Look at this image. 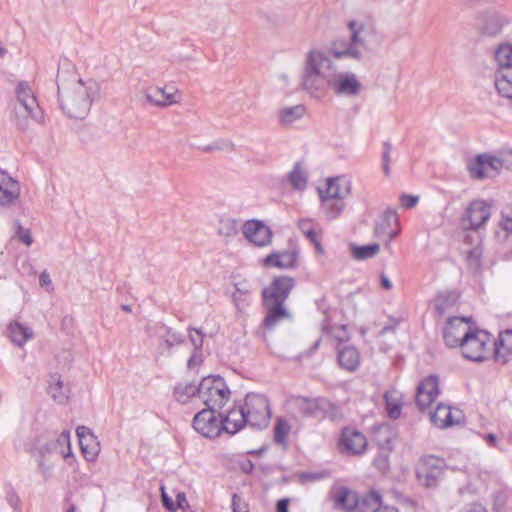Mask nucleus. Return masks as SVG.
<instances>
[{
	"instance_id": "4be33fe9",
	"label": "nucleus",
	"mask_w": 512,
	"mask_h": 512,
	"mask_svg": "<svg viewBox=\"0 0 512 512\" xmlns=\"http://www.w3.org/2000/svg\"><path fill=\"white\" fill-rule=\"evenodd\" d=\"M299 252L292 248L283 251L272 252L263 260L265 267H276L280 269H291L297 266Z\"/></svg>"
},
{
	"instance_id": "13d9d810",
	"label": "nucleus",
	"mask_w": 512,
	"mask_h": 512,
	"mask_svg": "<svg viewBox=\"0 0 512 512\" xmlns=\"http://www.w3.org/2000/svg\"><path fill=\"white\" fill-rule=\"evenodd\" d=\"M15 225L16 236L18 239L25 245L30 246L33 243V237L31 235L30 229L24 228L19 221H17Z\"/></svg>"
},
{
	"instance_id": "7ed1b4c3",
	"label": "nucleus",
	"mask_w": 512,
	"mask_h": 512,
	"mask_svg": "<svg viewBox=\"0 0 512 512\" xmlns=\"http://www.w3.org/2000/svg\"><path fill=\"white\" fill-rule=\"evenodd\" d=\"M58 100L62 111L74 119H83L90 111L94 96L98 91L96 82L74 80L70 88H64L58 73Z\"/></svg>"
},
{
	"instance_id": "a211bd4d",
	"label": "nucleus",
	"mask_w": 512,
	"mask_h": 512,
	"mask_svg": "<svg viewBox=\"0 0 512 512\" xmlns=\"http://www.w3.org/2000/svg\"><path fill=\"white\" fill-rule=\"evenodd\" d=\"M242 232L245 238L254 246L265 247L272 242V230L260 220H247L243 224Z\"/></svg>"
},
{
	"instance_id": "dca6fc26",
	"label": "nucleus",
	"mask_w": 512,
	"mask_h": 512,
	"mask_svg": "<svg viewBox=\"0 0 512 512\" xmlns=\"http://www.w3.org/2000/svg\"><path fill=\"white\" fill-rule=\"evenodd\" d=\"M338 446L345 455H361L366 451L368 442L359 430L345 427L341 431Z\"/></svg>"
},
{
	"instance_id": "39448f33",
	"label": "nucleus",
	"mask_w": 512,
	"mask_h": 512,
	"mask_svg": "<svg viewBox=\"0 0 512 512\" xmlns=\"http://www.w3.org/2000/svg\"><path fill=\"white\" fill-rule=\"evenodd\" d=\"M291 407L304 418H312L317 421L329 419L338 421L343 418L339 405L325 397L292 396L289 400Z\"/></svg>"
},
{
	"instance_id": "37998d69",
	"label": "nucleus",
	"mask_w": 512,
	"mask_h": 512,
	"mask_svg": "<svg viewBox=\"0 0 512 512\" xmlns=\"http://www.w3.org/2000/svg\"><path fill=\"white\" fill-rule=\"evenodd\" d=\"M379 250L380 246L377 243H371L363 246L353 245L351 247V254L354 259L365 260L377 255Z\"/></svg>"
},
{
	"instance_id": "cd10ccee",
	"label": "nucleus",
	"mask_w": 512,
	"mask_h": 512,
	"mask_svg": "<svg viewBox=\"0 0 512 512\" xmlns=\"http://www.w3.org/2000/svg\"><path fill=\"white\" fill-rule=\"evenodd\" d=\"M398 215L395 211L386 210L381 217V222L376 225L375 231L378 235L387 236V241H392L399 234Z\"/></svg>"
},
{
	"instance_id": "49530a36",
	"label": "nucleus",
	"mask_w": 512,
	"mask_h": 512,
	"mask_svg": "<svg viewBox=\"0 0 512 512\" xmlns=\"http://www.w3.org/2000/svg\"><path fill=\"white\" fill-rule=\"evenodd\" d=\"M330 475H331V473L329 470L306 471V472H301L298 475V479L301 484L315 483V482L329 478Z\"/></svg>"
},
{
	"instance_id": "a19ab883",
	"label": "nucleus",
	"mask_w": 512,
	"mask_h": 512,
	"mask_svg": "<svg viewBox=\"0 0 512 512\" xmlns=\"http://www.w3.org/2000/svg\"><path fill=\"white\" fill-rule=\"evenodd\" d=\"M76 434L79 439V445L81 447L82 453L86 458H88L90 455L92 459L96 454L94 451H89V446L91 443L96 441V437L92 430L86 426H78L76 428Z\"/></svg>"
},
{
	"instance_id": "774afa93",
	"label": "nucleus",
	"mask_w": 512,
	"mask_h": 512,
	"mask_svg": "<svg viewBox=\"0 0 512 512\" xmlns=\"http://www.w3.org/2000/svg\"><path fill=\"white\" fill-rule=\"evenodd\" d=\"M499 226L506 232H512V217L502 213Z\"/></svg>"
},
{
	"instance_id": "69168bd1",
	"label": "nucleus",
	"mask_w": 512,
	"mask_h": 512,
	"mask_svg": "<svg viewBox=\"0 0 512 512\" xmlns=\"http://www.w3.org/2000/svg\"><path fill=\"white\" fill-rule=\"evenodd\" d=\"M481 251L478 248L471 249L467 252V260L476 267L480 266Z\"/></svg>"
},
{
	"instance_id": "423d86ee",
	"label": "nucleus",
	"mask_w": 512,
	"mask_h": 512,
	"mask_svg": "<svg viewBox=\"0 0 512 512\" xmlns=\"http://www.w3.org/2000/svg\"><path fill=\"white\" fill-rule=\"evenodd\" d=\"M494 337L485 330L476 327L465 337L460 346L464 358L481 362L493 355Z\"/></svg>"
},
{
	"instance_id": "6e6d98bb",
	"label": "nucleus",
	"mask_w": 512,
	"mask_h": 512,
	"mask_svg": "<svg viewBox=\"0 0 512 512\" xmlns=\"http://www.w3.org/2000/svg\"><path fill=\"white\" fill-rule=\"evenodd\" d=\"M389 453L380 451L373 460V466L380 472H385L389 469Z\"/></svg>"
},
{
	"instance_id": "e433bc0d",
	"label": "nucleus",
	"mask_w": 512,
	"mask_h": 512,
	"mask_svg": "<svg viewBox=\"0 0 512 512\" xmlns=\"http://www.w3.org/2000/svg\"><path fill=\"white\" fill-rule=\"evenodd\" d=\"M321 199V210L324 213L325 217L328 220H334L338 218L345 209V202L343 199H328V198H320Z\"/></svg>"
},
{
	"instance_id": "4c0bfd02",
	"label": "nucleus",
	"mask_w": 512,
	"mask_h": 512,
	"mask_svg": "<svg viewBox=\"0 0 512 512\" xmlns=\"http://www.w3.org/2000/svg\"><path fill=\"white\" fill-rule=\"evenodd\" d=\"M315 223L311 219H302L298 222V227L305 237L315 246V249L322 253L323 247L321 237L315 228Z\"/></svg>"
},
{
	"instance_id": "09e8293b",
	"label": "nucleus",
	"mask_w": 512,
	"mask_h": 512,
	"mask_svg": "<svg viewBox=\"0 0 512 512\" xmlns=\"http://www.w3.org/2000/svg\"><path fill=\"white\" fill-rule=\"evenodd\" d=\"M162 91L165 108L181 102L182 93L174 86H165Z\"/></svg>"
},
{
	"instance_id": "bf43d9fd",
	"label": "nucleus",
	"mask_w": 512,
	"mask_h": 512,
	"mask_svg": "<svg viewBox=\"0 0 512 512\" xmlns=\"http://www.w3.org/2000/svg\"><path fill=\"white\" fill-rule=\"evenodd\" d=\"M6 500L14 512H22L20 497L12 488L6 492Z\"/></svg>"
},
{
	"instance_id": "412c9836",
	"label": "nucleus",
	"mask_w": 512,
	"mask_h": 512,
	"mask_svg": "<svg viewBox=\"0 0 512 512\" xmlns=\"http://www.w3.org/2000/svg\"><path fill=\"white\" fill-rule=\"evenodd\" d=\"M20 196V184L5 170L0 169V206L7 207Z\"/></svg>"
},
{
	"instance_id": "f257e3e1",
	"label": "nucleus",
	"mask_w": 512,
	"mask_h": 512,
	"mask_svg": "<svg viewBox=\"0 0 512 512\" xmlns=\"http://www.w3.org/2000/svg\"><path fill=\"white\" fill-rule=\"evenodd\" d=\"M296 282L290 276H276L271 283L262 290V303L266 310V315L262 321V326L266 330H272L284 319L290 318V312L285 306Z\"/></svg>"
},
{
	"instance_id": "0e129e2a",
	"label": "nucleus",
	"mask_w": 512,
	"mask_h": 512,
	"mask_svg": "<svg viewBox=\"0 0 512 512\" xmlns=\"http://www.w3.org/2000/svg\"><path fill=\"white\" fill-rule=\"evenodd\" d=\"M399 319L397 318H394V317H389V321L387 324H385L381 330H380V335H386L388 333H391V332H394L396 327L399 325Z\"/></svg>"
},
{
	"instance_id": "5701e85b",
	"label": "nucleus",
	"mask_w": 512,
	"mask_h": 512,
	"mask_svg": "<svg viewBox=\"0 0 512 512\" xmlns=\"http://www.w3.org/2000/svg\"><path fill=\"white\" fill-rule=\"evenodd\" d=\"M222 422L224 431L230 435H234L245 426H248L241 403L229 409L225 415L222 414Z\"/></svg>"
},
{
	"instance_id": "f3484780",
	"label": "nucleus",
	"mask_w": 512,
	"mask_h": 512,
	"mask_svg": "<svg viewBox=\"0 0 512 512\" xmlns=\"http://www.w3.org/2000/svg\"><path fill=\"white\" fill-rule=\"evenodd\" d=\"M145 330L149 337L156 338L159 341L160 349L170 350L175 345L184 342V335L173 331L161 322L148 324Z\"/></svg>"
},
{
	"instance_id": "58836bf2",
	"label": "nucleus",
	"mask_w": 512,
	"mask_h": 512,
	"mask_svg": "<svg viewBox=\"0 0 512 512\" xmlns=\"http://www.w3.org/2000/svg\"><path fill=\"white\" fill-rule=\"evenodd\" d=\"M174 398L181 404H186L194 396L199 397V385L194 383H178L174 388Z\"/></svg>"
},
{
	"instance_id": "aec40b11",
	"label": "nucleus",
	"mask_w": 512,
	"mask_h": 512,
	"mask_svg": "<svg viewBox=\"0 0 512 512\" xmlns=\"http://www.w3.org/2000/svg\"><path fill=\"white\" fill-rule=\"evenodd\" d=\"M429 415L432 424L442 429L459 424L462 420V412L459 409H453L443 403H439Z\"/></svg>"
},
{
	"instance_id": "4d7b16f0",
	"label": "nucleus",
	"mask_w": 512,
	"mask_h": 512,
	"mask_svg": "<svg viewBox=\"0 0 512 512\" xmlns=\"http://www.w3.org/2000/svg\"><path fill=\"white\" fill-rule=\"evenodd\" d=\"M392 150V145L389 141H385L383 143V153H382V168L383 172L386 176L390 175V153Z\"/></svg>"
},
{
	"instance_id": "79ce46f5",
	"label": "nucleus",
	"mask_w": 512,
	"mask_h": 512,
	"mask_svg": "<svg viewBox=\"0 0 512 512\" xmlns=\"http://www.w3.org/2000/svg\"><path fill=\"white\" fill-rule=\"evenodd\" d=\"M495 60L498 64L497 70H512V45L508 43L499 45L495 51Z\"/></svg>"
},
{
	"instance_id": "de8ad7c7",
	"label": "nucleus",
	"mask_w": 512,
	"mask_h": 512,
	"mask_svg": "<svg viewBox=\"0 0 512 512\" xmlns=\"http://www.w3.org/2000/svg\"><path fill=\"white\" fill-rule=\"evenodd\" d=\"M239 231V222L236 219H221L218 232L225 237L235 236Z\"/></svg>"
},
{
	"instance_id": "3c124183",
	"label": "nucleus",
	"mask_w": 512,
	"mask_h": 512,
	"mask_svg": "<svg viewBox=\"0 0 512 512\" xmlns=\"http://www.w3.org/2000/svg\"><path fill=\"white\" fill-rule=\"evenodd\" d=\"M48 393L59 403H63L67 399V395L63 391V382L60 378L55 379V383H50Z\"/></svg>"
},
{
	"instance_id": "0eeeda50",
	"label": "nucleus",
	"mask_w": 512,
	"mask_h": 512,
	"mask_svg": "<svg viewBox=\"0 0 512 512\" xmlns=\"http://www.w3.org/2000/svg\"><path fill=\"white\" fill-rule=\"evenodd\" d=\"M230 394L225 380L219 375L204 377L199 383V398L207 407L222 409Z\"/></svg>"
},
{
	"instance_id": "72a5a7b5",
	"label": "nucleus",
	"mask_w": 512,
	"mask_h": 512,
	"mask_svg": "<svg viewBox=\"0 0 512 512\" xmlns=\"http://www.w3.org/2000/svg\"><path fill=\"white\" fill-rule=\"evenodd\" d=\"M333 500L336 506L341 507L347 512L355 510L357 505L358 495L352 492L347 487H340L333 493Z\"/></svg>"
},
{
	"instance_id": "2f4dec72",
	"label": "nucleus",
	"mask_w": 512,
	"mask_h": 512,
	"mask_svg": "<svg viewBox=\"0 0 512 512\" xmlns=\"http://www.w3.org/2000/svg\"><path fill=\"white\" fill-rule=\"evenodd\" d=\"M382 509V496L378 491L371 490L357 499V512H378Z\"/></svg>"
},
{
	"instance_id": "9b49d317",
	"label": "nucleus",
	"mask_w": 512,
	"mask_h": 512,
	"mask_svg": "<svg viewBox=\"0 0 512 512\" xmlns=\"http://www.w3.org/2000/svg\"><path fill=\"white\" fill-rule=\"evenodd\" d=\"M366 50L367 47L361 34H349L346 37L338 38L328 48L329 54L337 59L352 58L359 60L363 51Z\"/></svg>"
},
{
	"instance_id": "603ef678",
	"label": "nucleus",
	"mask_w": 512,
	"mask_h": 512,
	"mask_svg": "<svg viewBox=\"0 0 512 512\" xmlns=\"http://www.w3.org/2000/svg\"><path fill=\"white\" fill-rule=\"evenodd\" d=\"M457 300V295L454 292L441 293L437 297L436 308L440 313H443L450 305H453Z\"/></svg>"
},
{
	"instance_id": "1a4fd4ad",
	"label": "nucleus",
	"mask_w": 512,
	"mask_h": 512,
	"mask_svg": "<svg viewBox=\"0 0 512 512\" xmlns=\"http://www.w3.org/2000/svg\"><path fill=\"white\" fill-rule=\"evenodd\" d=\"M325 85L326 91L330 89L336 96L348 98L358 97L363 90L357 75L350 71L336 70Z\"/></svg>"
},
{
	"instance_id": "c85d7f7f",
	"label": "nucleus",
	"mask_w": 512,
	"mask_h": 512,
	"mask_svg": "<svg viewBox=\"0 0 512 512\" xmlns=\"http://www.w3.org/2000/svg\"><path fill=\"white\" fill-rule=\"evenodd\" d=\"M493 356L496 361L506 363L508 356L512 354V330L507 329L499 333L497 339L494 338Z\"/></svg>"
},
{
	"instance_id": "20e7f679",
	"label": "nucleus",
	"mask_w": 512,
	"mask_h": 512,
	"mask_svg": "<svg viewBox=\"0 0 512 512\" xmlns=\"http://www.w3.org/2000/svg\"><path fill=\"white\" fill-rule=\"evenodd\" d=\"M15 94L14 123L16 127L21 131H26L30 120L43 124L44 112L30 85L25 81L19 82L16 86Z\"/></svg>"
},
{
	"instance_id": "f704fd0d",
	"label": "nucleus",
	"mask_w": 512,
	"mask_h": 512,
	"mask_svg": "<svg viewBox=\"0 0 512 512\" xmlns=\"http://www.w3.org/2000/svg\"><path fill=\"white\" fill-rule=\"evenodd\" d=\"M306 113V106L297 104L295 106L283 107L278 110V122L283 126H288L303 118Z\"/></svg>"
},
{
	"instance_id": "ea45409f",
	"label": "nucleus",
	"mask_w": 512,
	"mask_h": 512,
	"mask_svg": "<svg viewBox=\"0 0 512 512\" xmlns=\"http://www.w3.org/2000/svg\"><path fill=\"white\" fill-rule=\"evenodd\" d=\"M287 179L295 190H304L308 183V173L301 163L297 162L287 174Z\"/></svg>"
},
{
	"instance_id": "7c9ffc66",
	"label": "nucleus",
	"mask_w": 512,
	"mask_h": 512,
	"mask_svg": "<svg viewBox=\"0 0 512 512\" xmlns=\"http://www.w3.org/2000/svg\"><path fill=\"white\" fill-rule=\"evenodd\" d=\"M54 436V447L55 450L60 448L59 453L62 455L64 460L69 466L77 465V459L73 454L70 442V432L68 430L62 431L59 435Z\"/></svg>"
},
{
	"instance_id": "4468645a",
	"label": "nucleus",
	"mask_w": 512,
	"mask_h": 512,
	"mask_svg": "<svg viewBox=\"0 0 512 512\" xmlns=\"http://www.w3.org/2000/svg\"><path fill=\"white\" fill-rule=\"evenodd\" d=\"M472 329V323L469 318H449L443 330L445 344L450 348L460 347Z\"/></svg>"
},
{
	"instance_id": "6e6552de",
	"label": "nucleus",
	"mask_w": 512,
	"mask_h": 512,
	"mask_svg": "<svg viewBox=\"0 0 512 512\" xmlns=\"http://www.w3.org/2000/svg\"><path fill=\"white\" fill-rule=\"evenodd\" d=\"M248 426L254 429H264L271 418L268 399L258 393H248L241 403Z\"/></svg>"
},
{
	"instance_id": "f8f14e48",
	"label": "nucleus",
	"mask_w": 512,
	"mask_h": 512,
	"mask_svg": "<svg viewBox=\"0 0 512 512\" xmlns=\"http://www.w3.org/2000/svg\"><path fill=\"white\" fill-rule=\"evenodd\" d=\"M491 216V204L482 199H474L467 205L461 225L465 230L477 231L484 226Z\"/></svg>"
},
{
	"instance_id": "338daca9",
	"label": "nucleus",
	"mask_w": 512,
	"mask_h": 512,
	"mask_svg": "<svg viewBox=\"0 0 512 512\" xmlns=\"http://www.w3.org/2000/svg\"><path fill=\"white\" fill-rule=\"evenodd\" d=\"M238 466H239L240 470L245 474H250L254 470L253 462L246 457H244L238 461Z\"/></svg>"
},
{
	"instance_id": "c9c22d12",
	"label": "nucleus",
	"mask_w": 512,
	"mask_h": 512,
	"mask_svg": "<svg viewBox=\"0 0 512 512\" xmlns=\"http://www.w3.org/2000/svg\"><path fill=\"white\" fill-rule=\"evenodd\" d=\"M7 336L17 346H23L33 338V331L19 322H11L7 327Z\"/></svg>"
},
{
	"instance_id": "a18cd8bd",
	"label": "nucleus",
	"mask_w": 512,
	"mask_h": 512,
	"mask_svg": "<svg viewBox=\"0 0 512 512\" xmlns=\"http://www.w3.org/2000/svg\"><path fill=\"white\" fill-rule=\"evenodd\" d=\"M290 430V425L286 420L282 418L278 419L274 427V441L277 444L286 446Z\"/></svg>"
},
{
	"instance_id": "c03bdc74",
	"label": "nucleus",
	"mask_w": 512,
	"mask_h": 512,
	"mask_svg": "<svg viewBox=\"0 0 512 512\" xmlns=\"http://www.w3.org/2000/svg\"><path fill=\"white\" fill-rule=\"evenodd\" d=\"M145 102L151 106L165 108L161 87H148L144 90Z\"/></svg>"
},
{
	"instance_id": "f03ea898",
	"label": "nucleus",
	"mask_w": 512,
	"mask_h": 512,
	"mask_svg": "<svg viewBox=\"0 0 512 512\" xmlns=\"http://www.w3.org/2000/svg\"><path fill=\"white\" fill-rule=\"evenodd\" d=\"M337 70V66L319 49L310 50L305 58L301 75L302 88L313 98L326 95V83Z\"/></svg>"
},
{
	"instance_id": "680f3d73",
	"label": "nucleus",
	"mask_w": 512,
	"mask_h": 512,
	"mask_svg": "<svg viewBox=\"0 0 512 512\" xmlns=\"http://www.w3.org/2000/svg\"><path fill=\"white\" fill-rule=\"evenodd\" d=\"M161 501L162 505L165 509L170 512H175L177 510L176 503L172 500V498L165 491V487H161Z\"/></svg>"
},
{
	"instance_id": "b1692460",
	"label": "nucleus",
	"mask_w": 512,
	"mask_h": 512,
	"mask_svg": "<svg viewBox=\"0 0 512 512\" xmlns=\"http://www.w3.org/2000/svg\"><path fill=\"white\" fill-rule=\"evenodd\" d=\"M26 451L37 459H45L55 451L54 436L51 433H43L27 444Z\"/></svg>"
},
{
	"instance_id": "5fc2aeb1",
	"label": "nucleus",
	"mask_w": 512,
	"mask_h": 512,
	"mask_svg": "<svg viewBox=\"0 0 512 512\" xmlns=\"http://www.w3.org/2000/svg\"><path fill=\"white\" fill-rule=\"evenodd\" d=\"M189 340L191 344L194 346L195 350H201L204 342V334L201 330L196 328H189Z\"/></svg>"
},
{
	"instance_id": "6ab92c4d",
	"label": "nucleus",
	"mask_w": 512,
	"mask_h": 512,
	"mask_svg": "<svg viewBox=\"0 0 512 512\" xmlns=\"http://www.w3.org/2000/svg\"><path fill=\"white\" fill-rule=\"evenodd\" d=\"M440 393L439 378L437 375H429L422 379L416 390V405L423 411L428 408Z\"/></svg>"
},
{
	"instance_id": "c756f323",
	"label": "nucleus",
	"mask_w": 512,
	"mask_h": 512,
	"mask_svg": "<svg viewBox=\"0 0 512 512\" xmlns=\"http://www.w3.org/2000/svg\"><path fill=\"white\" fill-rule=\"evenodd\" d=\"M511 21L512 19L508 14L499 11L487 12L481 19L482 32H500L507 28Z\"/></svg>"
},
{
	"instance_id": "ddd939ff",
	"label": "nucleus",
	"mask_w": 512,
	"mask_h": 512,
	"mask_svg": "<svg viewBox=\"0 0 512 512\" xmlns=\"http://www.w3.org/2000/svg\"><path fill=\"white\" fill-rule=\"evenodd\" d=\"M445 466V461L442 458L434 455L424 456L417 469V478L427 488L436 487Z\"/></svg>"
},
{
	"instance_id": "052dcab7",
	"label": "nucleus",
	"mask_w": 512,
	"mask_h": 512,
	"mask_svg": "<svg viewBox=\"0 0 512 512\" xmlns=\"http://www.w3.org/2000/svg\"><path fill=\"white\" fill-rule=\"evenodd\" d=\"M38 469L45 481L49 480L53 474V466L47 464L45 459H37Z\"/></svg>"
},
{
	"instance_id": "393cba45",
	"label": "nucleus",
	"mask_w": 512,
	"mask_h": 512,
	"mask_svg": "<svg viewBox=\"0 0 512 512\" xmlns=\"http://www.w3.org/2000/svg\"><path fill=\"white\" fill-rule=\"evenodd\" d=\"M351 184L342 177H331L327 179L326 189H319L320 198L344 199L350 193Z\"/></svg>"
},
{
	"instance_id": "a878e982",
	"label": "nucleus",
	"mask_w": 512,
	"mask_h": 512,
	"mask_svg": "<svg viewBox=\"0 0 512 512\" xmlns=\"http://www.w3.org/2000/svg\"><path fill=\"white\" fill-rule=\"evenodd\" d=\"M337 359L340 367L348 372L355 371L360 365V353L351 345L337 346Z\"/></svg>"
},
{
	"instance_id": "2eb2a0df",
	"label": "nucleus",
	"mask_w": 512,
	"mask_h": 512,
	"mask_svg": "<svg viewBox=\"0 0 512 512\" xmlns=\"http://www.w3.org/2000/svg\"><path fill=\"white\" fill-rule=\"evenodd\" d=\"M502 166L503 162L500 158L479 154L467 164V170L471 178L482 180L491 176V173H499Z\"/></svg>"
},
{
	"instance_id": "473e14b6",
	"label": "nucleus",
	"mask_w": 512,
	"mask_h": 512,
	"mask_svg": "<svg viewBox=\"0 0 512 512\" xmlns=\"http://www.w3.org/2000/svg\"><path fill=\"white\" fill-rule=\"evenodd\" d=\"M383 399L388 417L393 420L398 419L403 405L401 393L396 389H390L384 392Z\"/></svg>"
},
{
	"instance_id": "8fccbe9b",
	"label": "nucleus",
	"mask_w": 512,
	"mask_h": 512,
	"mask_svg": "<svg viewBox=\"0 0 512 512\" xmlns=\"http://www.w3.org/2000/svg\"><path fill=\"white\" fill-rule=\"evenodd\" d=\"M250 292L251 287L247 281L237 282L235 284V291L232 294L234 302L239 305L240 302L246 301V298Z\"/></svg>"
},
{
	"instance_id": "e2e57ef3",
	"label": "nucleus",
	"mask_w": 512,
	"mask_h": 512,
	"mask_svg": "<svg viewBox=\"0 0 512 512\" xmlns=\"http://www.w3.org/2000/svg\"><path fill=\"white\" fill-rule=\"evenodd\" d=\"M418 201L419 197L414 195L402 194L400 197L401 205L407 209L413 208Z\"/></svg>"
},
{
	"instance_id": "9d476101",
	"label": "nucleus",
	"mask_w": 512,
	"mask_h": 512,
	"mask_svg": "<svg viewBox=\"0 0 512 512\" xmlns=\"http://www.w3.org/2000/svg\"><path fill=\"white\" fill-rule=\"evenodd\" d=\"M218 410V408L206 406V408L199 411L193 418V428L204 437H218L224 431L222 414H217Z\"/></svg>"
},
{
	"instance_id": "864d4df0",
	"label": "nucleus",
	"mask_w": 512,
	"mask_h": 512,
	"mask_svg": "<svg viewBox=\"0 0 512 512\" xmlns=\"http://www.w3.org/2000/svg\"><path fill=\"white\" fill-rule=\"evenodd\" d=\"M348 28L350 32H373L375 30L371 19H368L367 23L358 20L349 21Z\"/></svg>"
},
{
	"instance_id": "bb28decb",
	"label": "nucleus",
	"mask_w": 512,
	"mask_h": 512,
	"mask_svg": "<svg viewBox=\"0 0 512 512\" xmlns=\"http://www.w3.org/2000/svg\"><path fill=\"white\" fill-rule=\"evenodd\" d=\"M373 434L380 451L392 452L397 434L391 425L382 423L374 428Z\"/></svg>"
}]
</instances>
